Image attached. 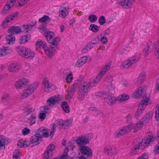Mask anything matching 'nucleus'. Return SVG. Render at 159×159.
Returning a JSON list of instances; mask_svg holds the SVG:
<instances>
[{
	"mask_svg": "<svg viewBox=\"0 0 159 159\" xmlns=\"http://www.w3.org/2000/svg\"><path fill=\"white\" fill-rule=\"evenodd\" d=\"M36 116L35 114L31 115L30 117L28 120V123L30 125H32L35 123Z\"/></svg>",
	"mask_w": 159,
	"mask_h": 159,
	"instance_id": "nucleus-41",
	"label": "nucleus"
},
{
	"mask_svg": "<svg viewBox=\"0 0 159 159\" xmlns=\"http://www.w3.org/2000/svg\"><path fill=\"white\" fill-rule=\"evenodd\" d=\"M104 151L109 156H112L114 152V149H113L112 146L111 145L105 147L104 148Z\"/></svg>",
	"mask_w": 159,
	"mask_h": 159,
	"instance_id": "nucleus-32",
	"label": "nucleus"
},
{
	"mask_svg": "<svg viewBox=\"0 0 159 159\" xmlns=\"http://www.w3.org/2000/svg\"><path fill=\"white\" fill-rule=\"evenodd\" d=\"M10 22L6 18L4 20L1 24V27L2 28L6 29L8 26L9 23Z\"/></svg>",
	"mask_w": 159,
	"mask_h": 159,
	"instance_id": "nucleus-61",
	"label": "nucleus"
},
{
	"mask_svg": "<svg viewBox=\"0 0 159 159\" xmlns=\"http://www.w3.org/2000/svg\"><path fill=\"white\" fill-rule=\"evenodd\" d=\"M129 132L128 125H126L118 129L113 134V136L115 138H119Z\"/></svg>",
	"mask_w": 159,
	"mask_h": 159,
	"instance_id": "nucleus-9",
	"label": "nucleus"
},
{
	"mask_svg": "<svg viewBox=\"0 0 159 159\" xmlns=\"http://www.w3.org/2000/svg\"><path fill=\"white\" fill-rule=\"evenodd\" d=\"M21 28L22 30L26 33H28L32 29L29 24H24L21 26Z\"/></svg>",
	"mask_w": 159,
	"mask_h": 159,
	"instance_id": "nucleus-45",
	"label": "nucleus"
},
{
	"mask_svg": "<svg viewBox=\"0 0 159 159\" xmlns=\"http://www.w3.org/2000/svg\"><path fill=\"white\" fill-rule=\"evenodd\" d=\"M66 122L65 120H60L55 122V124L53 125L52 127L48 128L49 130H51L53 129L54 131L53 136L55 134L56 128H58L59 129H66Z\"/></svg>",
	"mask_w": 159,
	"mask_h": 159,
	"instance_id": "nucleus-10",
	"label": "nucleus"
},
{
	"mask_svg": "<svg viewBox=\"0 0 159 159\" xmlns=\"http://www.w3.org/2000/svg\"><path fill=\"white\" fill-rule=\"evenodd\" d=\"M144 110V107L139 106L134 116L135 118L138 119L140 117Z\"/></svg>",
	"mask_w": 159,
	"mask_h": 159,
	"instance_id": "nucleus-37",
	"label": "nucleus"
},
{
	"mask_svg": "<svg viewBox=\"0 0 159 159\" xmlns=\"http://www.w3.org/2000/svg\"><path fill=\"white\" fill-rule=\"evenodd\" d=\"M103 77V76L99 73L96 77L93 80L90 82V83L91 85V86H95L98 84V82L101 80Z\"/></svg>",
	"mask_w": 159,
	"mask_h": 159,
	"instance_id": "nucleus-29",
	"label": "nucleus"
},
{
	"mask_svg": "<svg viewBox=\"0 0 159 159\" xmlns=\"http://www.w3.org/2000/svg\"><path fill=\"white\" fill-rule=\"evenodd\" d=\"M73 94L74 93L72 90H68L65 95V99L66 100H70L73 96Z\"/></svg>",
	"mask_w": 159,
	"mask_h": 159,
	"instance_id": "nucleus-43",
	"label": "nucleus"
},
{
	"mask_svg": "<svg viewBox=\"0 0 159 159\" xmlns=\"http://www.w3.org/2000/svg\"><path fill=\"white\" fill-rule=\"evenodd\" d=\"M55 145L54 144H51L48 146L46 150L53 153V151L55 150Z\"/></svg>",
	"mask_w": 159,
	"mask_h": 159,
	"instance_id": "nucleus-60",
	"label": "nucleus"
},
{
	"mask_svg": "<svg viewBox=\"0 0 159 159\" xmlns=\"http://www.w3.org/2000/svg\"><path fill=\"white\" fill-rule=\"evenodd\" d=\"M68 151L69 149L65 148L63 154L59 159H70V157L67 155Z\"/></svg>",
	"mask_w": 159,
	"mask_h": 159,
	"instance_id": "nucleus-52",
	"label": "nucleus"
},
{
	"mask_svg": "<svg viewBox=\"0 0 159 159\" xmlns=\"http://www.w3.org/2000/svg\"><path fill=\"white\" fill-rule=\"evenodd\" d=\"M21 156V151L18 149H16L13 152L12 159H20Z\"/></svg>",
	"mask_w": 159,
	"mask_h": 159,
	"instance_id": "nucleus-38",
	"label": "nucleus"
},
{
	"mask_svg": "<svg viewBox=\"0 0 159 159\" xmlns=\"http://www.w3.org/2000/svg\"><path fill=\"white\" fill-rule=\"evenodd\" d=\"M92 138L93 135L91 133H87L80 136V147L88 144Z\"/></svg>",
	"mask_w": 159,
	"mask_h": 159,
	"instance_id": "nucleus-8",
	"label": "nucleus"
},
{
	"mask_svg": "<svg viewBox=\"0 0 159 159\" xmlns=\"http://www.w3.org/2000/svg\"><path fill=\"white\" fill-rule=\"evenodd\" d=\"M44 35L48 43L56 36L54 32L49 30L44 33Z\"/></svg>",
	"mask_w": 159,
	"mask_h": 159,
	"instance_id": "nucleus-27",
	"label": "nucleus"
},
{
	"mask_svg": "<svg viewBox=\"0 0 159 159\" xmlns=\"http://www.w3.org/2000/svg\"><path fill=\"white\" fill-rule=\"evenodd\" d=\"M111 68V63H108L101 68L99 73L102 75H103L110 69Z\"/></svg>",
	"mask_w": 159,
	"mask_h": 159,
	"instance_id": "nucleus-28",
	"label": "nucleus"
},
{
	"mask_svg": "<svg viewBox=\"0 0 159 159\" xmlns=\"http://www.w3.org/2000/svg\"><path fill=\"white\" fill-rule=\"evenodd\" d=\"M19 15V12H15L8 15L6 18L10 22L15 20L18 17Z\"/></svg>",
	"mask_w": 159,
	"mask_h": 159,
	"instance_id": "nucleus-35",
	"label": "nucleus"
},
{
	"mask_svg": "<svg viewBox=\"0 0 159 159\" xmlns=\"http://www.w3.org/2000/svg\"><path fill=\"white\" fill-rule=\"evenodd\" d=\"M106 21V18L103 16H101L98 18V22L101 25H104Z\"/></svg>",
	"mask_w": 159,
	"mask_h": 159,
	"instance_id": "nucleus-58",
	"label": "nucleus"
},
{
	"mask_svg": "<svg viewBox=\"0 0 159 159\" xmlns=\"http://www.w3.org/2000/svg\"><path fill=\"white\" fill-rule=\"evenodd\" d=\"M97 16L93 14L90 15L89 16V21L92 23L95 22L97 20Z\"/></svg>",
	"mask_w": 159,
	"mask_h": 159,
	"instance_id": "nucleus-57",
	"label": "nucleus"
},
{
	"mask_svg": "<svg viewBox=\"0 0 159 159\" xmlns=\"http://www.w3.org/2000/svg\"><path fill=\"white\" fill-rule=\"evenodd\" d=\"M63 99L62 97L59 95L51 97L47 100L46 104L49 109L53 107L56 104L61 100Z\"/></svg>",
	"mask_w": 159,
	"mask_h": 159,
	"instance_id": "nucleus-6",
	"label": "nucleus"
},
{
	"mask_svg": "<svg viewBox=\"0 0 159 159\" xmlns=\"http://www.w3.org/2000/svg\"><path fill=\"white\" fill-rule=\"evenodd\" d=\"M62 144L64 146H67V148H68H68H69L70 149L72 150L73 149L74 147L72 143L70 142L64 140L63 141Z\"/></svg>",
	"mask_w": 159,
	"mask_h": 159,
	"instance_id": "nucleus-42",
	"label": "nucleus"
},
{
	"mask_svg": "<svg viewBox=\"0 0 159 159\" xmlns=\"http://www.w3.org/2000/svg\"><path fill=\"white\" fill-rule=\"evenodd\" d=\"M45 54L49 59H52L54 56L56 50L53 48L48 46L44 51Z\"/></svg>",
	"mask_w": 159,
	"mask_h": 159,
	"instance_id": "nucleus-18",
	"label": "nucleus"
},
{
	"mask_svg": "<svg viewBox=\"0 0 159 159\" xmlns=\"http://www.w3.org/2000/svg\"><path fill=\"white\" fill-rule=\"evenodd\" d=\"M31 38V35L28 34L22 35L19 38V43L20 44H25L30 40Z\"/></svg>",
	"mask_w": 159,
	"mask_h": 159,
	"instance_id": "nucleus-20",
	"label": "nucleus"
},
{
	"mask_svg": "<svg viewBox=\"0 0 159 159\" xmlns=\"http://www.w3.org/2000/svg\"><path fill=\"white\" fill-rule=\"evenodd\" d=\"M29 142L26 139H22L19 140L17 143V145L19 148L30 147Z\"/></svg>",
	"mask_w": 159,
	"mask_h": 159,
	"instance_id": "nucleus-24",
	"label": "nucleus"
},
{
	"mask_svg": "<svg viewBox=\"0 0 159 159\" xmlns=\"http://www.w3.org/2000/svg\"><path fill=\"white\" fill-rule=\"evenodd\" d=\"M16 49L20 55L24 57H25L27 54V51H28V48L24 47L18 46L16 47Z\"/></svg>",
	"mask_w": 159,
	"mask_h": 159,
	"instance_id": "nucleus-21",
	"label": "nucleus"
},
{
	"mask_svg": "<svg viewBox=\"0 0 159 159\" xmlns=\"http://www.w3.org/2000/svg\"><path fill=\"white\" fill-rule=\"evenodd\" d=\"M15 1L16 0H9L7 2L5 5L10 9L14 5Z\"/></svg>",
	"mask_w": 159,
	"mask_h": 159,
	"instance_id": "nucleus-63",
	"label": "nucleus"
},
{
	"mask_svg": "<svg viewBox=\"0 0 159 159\" xmlns=\"http://www.w3.org/2000/svg\"><path fill=\"white\" fill-rule=\"evenodd\" d=\"M146 74L144 72H142L139 75L138 81L140 83H143L145 80Z\"/></svg>",
	"mask_w": 159,
	"mask_h": 159,
	"instance_id": "nucleus-44",
	"label": "nucleus"
},
{
	"mask_svg": "<svg viewBox=\"0 0 159 159\" xmlns=\"http://www.w3.org/2000/svg\"><path fill=\"white\" fill-rule=\"evenodd\" d=\"M154 138L153 136H149L146 139L143 140L141 141V144H143V146L141 147L142 148H144L151 143L152 141Z\"/></svg>",
	"mask_w": 159,
	"mask_h": 159,
	"instance_id": "nucleus-31",
	"label": "nucleus"
},
{
	"mask_svg": "<svg viewBox=\"0 0 159 159\" xmlns=\"http://www.w3.org/2000/svg\"><path fill=\"white\" fill-rule=\"evenodd\" d=\"M9 95L8 94H4L2 98V100L4 102L7 103L10 100Z\"/></svg>",
	"mask_w": 159,
	"mask_h": 159,
	"instance_id": "nucleus-64",
	"label": "nucleus"
},
{
	"mask_svg": "<svg viewBox=\"0 0 159 159\" xmlns=\"http://www.w3.org/2000/svg\"><path fill=\"white\" fill-rule=\"evenodd\" d=\"M129 98L128 95L126 94H123L118 96L116 98L117 101L119 102H122L128 100Z\"/></svg>",
	"mask_w": 159,
	"mask_h": 159,
	"instance_id": "nucleus-34",
	"label": "nucleus"
},
{
	"mask_svg": "<svg viewBox=\"0 0 159 159\" xmlns=\"http://www.w3.org/2000/svg\"><path fill=\"white\" fill-rule=\"evenodd\" d=\"M151 51L150 49V47L149 46H146L144 48L143 54V56L146 57L150 53Z\"/></svg>",
	"mask_w": 159,
	"mask_h": 159,
	"instance_id": "nucleus-49",
	"label": "nucleus"
},
{
	"mask_svg": "<svg viewBox=\"0 0 159 159\" xmlns=\"http://www.w3.org/2000/svg\"><path fill=\"white\" fill-rule=\"evenodd\" d=\"M151 118V117L149 115V114H147L143 117L141 119H142V123L143 125L144 124H146L149 122Z\"/></svg>",
	"mask_w": 159,
	"mask_h": 159,
	"instance_id": "nucleus-53",
	"label": "nucleus"
},
{
	"mask_svg": "<svg viewBox=\"0 0 159 159\" xmlns=\"http://www.w3.org/2000/svg\"><path fill=\"white\" fill-rule=\"evenodd\" d=\"M155 54L156 56L159 58V41L157 42L156 44Z\"/></svg>",
	"mask_w": 159,
	"mask_h": 159,
	"instance_id": "nucleus-59",
	"label": "nucleus"
},
{
	"mask_svg": "<svg viewBox=\"0 0 159 159\" xmlns=\"http://www.w3.org/2000/svg\"><path fill=\"white\" fill-rule=\"evenodd\" d=\"M142 146H143V144H141V142H138L137 141H135L133 143V149L134 150H136L137 149L140 148L143 149L142 148Z\"/></svg>",
	"mask_w": 159,
	"mask_h": 159,
	"instance_id": "nucleus-40",
	"label": "nucleus"
},
{
	"mask_svg": "<svg viewBox=\"0 0 159 159\" xmlns=\"http://www.w3.org/2000/svg\"><path fill=\"white\" fill-rule=\"evenodd\" d=\"M53 155L52 153L46 150L43 154V157L44 159H50Z\"/></svg>",
	"mask_w": 159,
	"mask_h": 159,
	"instance_id": "nucleus-48",
	"label": "nucleus"
},
{
	"mask_svg": "<svg viewBox=\"0 0 159 159\" xmlns=\"http://www.w3.org/2000/svg\"><path fill=\"white\" fill-rule=\"evenodd\" d=\"M134 2V0H123L119 3L123 8L128 9L131 8Z\"/></svg>",
	"mask_w": 159,
	"mask_h": 159,
	"instance_id": "nucleus-17",
	"label": "nucleus"
},
{
	"mask_svg": "<svg viewBox=\"0 0 159 159\" xmlns=\"http://www.w3.org/2000/svg\"><path fill=\"white\" fill-rule=\"evenodd\" d=\"M142 120L141 119L138 121L135 124L133 122L129 123L128 126L130 132L133 129L134 133H136L140 130L143 126Z\"/></svg>",
	"mask_w": 159,
	"mask_h": 159,
	"instance_id": "nucleus-5",
	"label": "nucleus"
},
{
	"mask_svg": "<svg viewBox=\"0 0 159 159\" xmlns=\"http://www.w3.org/2000/svg\"><path fill=\"white\" fill-rule=\"evenodd\" d=\"M154 138L153 136H149L146 139L143 140L141 141V144H143V146L141 147L142 148H144L151 143L152 141Z\"/></svg>",
	"mask_w": 159,
	"mask_h": 159,
	"instance_id": "nucleus-30",
	"label": "nucleus"
},
{
	"mask_svg": "<svg viewBox=\"0 0 159 159\" xmlns=\"http://www.w3.org/2000/svg\"><path fill=\"white\" fill-rule=\"evenodd\" d=\"M30 81L27 79L22 78L18 80L15 82V88L20 93V98H25L31 95L37 88L38 84L34 83L29 85Z\"/></svg>",
	"mask_w": 159,
	"mask_h": 159,
	"instance_id": "nucleus-1",
	"label": "nucleus"
},
{
	"mask_svg": "<svg viewBox=\"0 0 159 159\" xmlns=\"http://www.w3.org/2000/svg\"><path fill=\"white\" fill-rule=\"evenodd\" d=\"M53 129L50 130L48 127L44 126L40 127L30 139L29 146L32 148L34 146L39 144L42 141L43 137H49L52 139L53 136Z\"/></svg>",
	"mask_w": 159,
	"mask_h": 159,
	"instance_id": "nucleus-2",
	"label": "nucleus"
},
{
	"mask_svg": "<svg viewBox=\"0 0 159 159\" xmlns=\"http://www.w3.org/2000/svg\"><path fill=\"white\" fill-rule=\"evenodd\" d=\"M38 29L40 32L43 33L44 34V33L48 31L47 30L48 29L47 28L46 26L43 24H41L39 26Z\"/></svg>",
	"mask_w": 159,
	"mask_h": 159,
	"instance_id": "nucleus-47",
	"label": "nucleus"
},
{
	"mask_svg": "<svg viewBox=\"0 0 159 159\" xmlns=\"http://www.w3.org/2000/svg\"><path fill=\"white\" fill-rule=\"evenodd\" d=\"M96 95L103 98L108 104L110 106L112 105L116 101H117L116 98L112 93H110L109 92H99L97 93Z\"/></svg>",
	"mask_w": 159,
	"mask_h": 159,
	"instance_id": "nucleus-3",
	"label": "nucleus"
},
{
	"mask_svg": "<svg viewBox=\"0 0 159 159\" xmlns=\"http://www.w3.org/2000/svg\"><path fill=\"white\" fill-rule=\"evenodd\" d=\"M51 20V19L49 16L44 15L43 17L40 18L38 20L39 22L43 23Z\"/></svg>",
	"mask_w": 159,
	"mask_h": 159,
	"instance_id": "nucleus-50",
	"label": "nucleus"
},
{
	"mask_svg": "<svg viewBox=\"0 0 159 159\" xmlns=\"http://www.w3.org/2000/svg\"><path fill=\"white\" fill-rule=\"evenodd\" d=\"M80 152L88 158H90L92 156V152L91 149L87 146H82L80 147Z\"/></svg>",
	"mask_w": 159,
	"mask_h": 159,
	"instance_id": "nucleus-14",
	"label": "nucleus"
},
{
	"mask_svg": "<svg viewBox=\"0 0 159 159\" xmlns=\"http://www.w3.org/2000/svg\"><path fill=\"white\" fill-rule=\"evenodd\" d=\"M61 107L63 111L66 113H69L70 111V108L67 102L64 101L61 102Z\"/></svg>",
	"mask_w": 159,
	"mask_h": 159,
	"instance_id": "nucleus-36",
	"label": "nucleus"
},
{
	"mask_svg": "<svg viewBox=\"0 0 159 159\" xmlns=\"http://www.w3.org/2000/svg\"><path fill=\"white\" fill-rule=\"evenodd\" d=\"M5 40L9 45H13L15 43L16 39L15 36L12 34H8L5 37Z\"/></svg>",
	"mask_w": 159,
	"mask_h": 159,
	"instance_id": "nucleus-25",
	"label": "nucleus"
},
{
	"mask_svg": "<svg viewBox=\"0 0 159 159\" xmlns=\"http://www.w3.org/2000/svg\"><path fill=\"white\" fill-rule=\"evenodd\" d=\"M10 10V9L7 6L5 5L2 10L1 13V15L3 16H5L8 13Z\"/></svg>",
	"mask_w": 159,
	"mask_h": 159,
	"instance_id": "nucleus-56",
	"label": "nucleus"
},
{
	"mask_svg": "<svg viewBox=\"0 0 159 159\" xmlns=\"http://www.w3.org/2000/svg\"><path fill=\"white\" fill-rule=\"evenodd\" d=\"M43 84V90L45 92H50L56 88L55 86L49 82L48 80H44Z\"/></svg>",
	"mask_w": 159,
	"mask_h": 159,
	"instance_id": "nucleus-12",
	"label": "nucleus"
},
{
	"mask_svg": "<svg viewBox=\"0 0 159 159\" xmlns=\"http://www.w3.org/2000/svg\"><path fill=\"white\" fill-rule=\"evenodd\" d=\"M99 28V26H97L95 24H92L90 25L89 30H92L93 32H97Z\"/></svg>",
	"mask_w": 159,
	"mask_h": 159,
	"instance_id": "nucleus-46",
	"label": "nucleus"
},
{
	"mask_svg": "<svg viewBox=\"0 0 159 159\" xmlns=\"http://www.w3.org/2000/svg\"><path fill=\"white\" fill-rule=\"evenodd\" d=\"M8 31L12 34H19L22 31L21 27L12 26L8 29Z\"/></svg>",
	"mask_w": 159,
	"mask_h": 159,
	"instance_id": "nucleus-26",
	"label": "nucleus"
},
{
	"mask_svg": "<svg viewBox=\"0 0 159 159\" xmlns=\"http://www.w3.org/2000/svg\"><path fill=\"white\" fill-rule=\"evenodd\" d=\"M150 100V96L149 94H146L143 98L142 100L140 102L139 107H144L145 109L146 106L147 105L148 102Z\"/></svg>",
	"mask_w": 159,
	"mask_h": 159,
	"instance_id": "nucleus-22",
	"label": "nucleus"
},
{
	"mask_svg": "<svg viewBox=\"0 0 159 159\" xmlns=\"http://www.w3.org/2000/svg\"><path fill=\"white\" fill-rule=\"evenodd\" d=\"M60 40V37L55 36L50 41L49 43L54 46H57L59 44Z\"/></svg>",
	"mask_w": 159,
	"mask_h": 159,
	"instance_id": "nucleus-39",
	"label": "nucleus"
},
{
	"mask_svg": "<svg viewBox=\"0 0 159 159\" xmlns=\"http://www.w3.org/2000/svg\"><path fill=\"white\" fill-rule=\"evenodd\" d=\"M143 92V88L141 87H139L134 93L132 96L136 98H138L141 95Z\"/></svg>",
	"mask_w": 159,
	"mask_h": 159,
	"instance_id": "nucleus-33",
	"label": "nucleus"
},
{
	"mask_svg": "<svg viewBox=\"0 0 159 159\" xmlns=\"http://www.w3.org/2000/svg\"><path fill=\"white\" fill-rule=\"evenodd\" d=\"M139 58L138 57L134 56L124 61L120 65V68L122 69L128 68L139 61Z\"/></svg>",
	"mask_w": 159,
	"mask_h": 159,
	"instance_id": "nucleus-4",
	"label": "nucleus"
},
{
	"mask_svg": "<svg viewBox=\"0 0 159 159\" xmlns=\"http://www.w3.org/2000/svg\"><path fill=\"white\" fill-rule=\"evenodd\" d=\"M48 46L47 43L44 41L39 39L35 42L36 50L39 52H40L42 49L44 51Z\"/></svg>",
	"mask_w": 159,
	"mask_h": 159,
	"instance_id": "nucleus-11",
	"label": "nucleus"
},
{
	"mask_svg": "<svg viewBox=\"0 0 159 159\" xmlns=\"http://www.w3.org/2000/svg\"><path fill=\"white\" fill-rule=\"evenodd\" d=\"M49 108L46 106L42 107L40 108V112L39 113L38 118L41 121H43L46 117L47 111Z\"/></svg>",
	"mask_w": 159,
	"mask_h": 159,
	"instance_id": "nucleus-15",
	"label": "nucleus"
},
{
	"mask_svg": "<svg viewBox=\"0 0 159 159\" xmlns=\"http://www.w3.org/2000/svg\"><path fill=\"white\" fill-rule=\"evenodd\" d=\"M20 69V66L19 65L15 63L10 64L8 68V71L11 72H17Z\"/></svg>",
	"mask_w": 159,
	"mask_h": 159,
	"instance_id": "nucleus-23",
	"label": "nucleus"
},
{
	"mask_svg": "<svg viewBox=\"0 0 159 159\" xmlns=\"http://www.w3.org/2000/svg\"><path fill=\"white\" fill-rule=\"evenodd\" d=\"M12 52V50L9 47L3 46L0 48V57L10 54Z\"/></svg>",
	"mask_w": 159,
	"mask_h": 159,
	"instance_id": "nucleus-16",
	"label": "nucleus"
},
{
	"mask_svg": "<svg viewBox=\"0 0 159 159\" xmlns=\"http://www.w3.org/2000/svg\"><path fill=\"white\" fill-rule=\"evenodd\" d=\"M24 111L27 114L30 113L32 111V109L30 106L28 105L24 107Z\"/></svg>",
	"mask_w": 159,
	"mask_h": 159,
	"instance_id": "nucleus-62",
	"label": "nucleus"
},
{
	"mask_svg": "<svg viewBox=\"0 0 159 159\" xmlns=\"http://www.w3.org/2000/svg\"><path fill=\"white\" fill-rule=\"evenodd\" d=\"M73 79V75L72 73H70L68 74L66 78V82L68 83H71Z\"/></svg>",
	"mask_w": 159,
	"mask_h": 159,
	"instance_id": "nucleus-54",
	"label": "nucleus"
},
{
	"mask_svg": "<svg viewBox=\"0 0 159 159\" xmlns=\"http://www.w3.org/2000/svg\"><path fill=\"white\" fill-rule=\"evenodd\" d=\"M27 52V54L25 58H27L31 59L33 58L34 56V52L28 48Z\"/></svg>",
	"mask_w": 159,
	"mask_h": 159,
	"instance_id": "nucleus-51",
	"label": "nucleus"
},
{
	"mask_svg": "<svg viewBox=\"0 0 159 159\" xmlns=\"http://www.w3.org/2000/svg\"><path fill=\"white\" fill-rule=\"evenodd\" d=\"M11 139L6 138L4 136H0V150H3L5 148V145L11 142Z\"/></svg>",
	"mask_w": 159,
	"mask_h": 159,
	"instance_id": "nucleus-19",
	"label": "nucleus"
},
{
	"mask_svg": "<svg viewBox=\"0 0 159 159\" xmlns=\"http://www.w3.org/2000/svg\"><path fill=\"white\" fill-rule=\"evenodd\" d=\"M155 117L157 121L159 120V104H157L155 107Z\"/></svg>",
	"mask_w": 159,
	"mask_h": 159,
	"instance_id": "nucleus-55",
	"label": "nucleus"
},
{
	"mask_svg": "<svg viewBox=\"0 0 159 159\" xmlns=\"http://www.w3.org/2000/svg\"><path fill=\"white\" fill-rule=\"evenodd\" d=\"M69 8L68 6L64 5L60 8L59 11V16L62 18H65L69 13Z\"/></svg>",
	"mask_w": 159,
	"mask_h": 159,
	"instance_id": "nucleus-13",
	"label": "nucleus"
},
{
	"mask_svg": "<svg viewBox=\"0 0 159 159\" xmlns=\"http://www.w3.org/2000/svg\"><path fill=\"white\" fill-rule=\"evenodd\" d=\"M91 86L89 82H85L84 83L81 88V91L80 93L81 94V99L82 100L88 94V92L89 91L90 87Z\"/></svg>",
	"mask_w": 159,
	"mask_h": 159,
	"instance_id": "nucleus-7",
	"label": "nucleus"
}]
</instances>
